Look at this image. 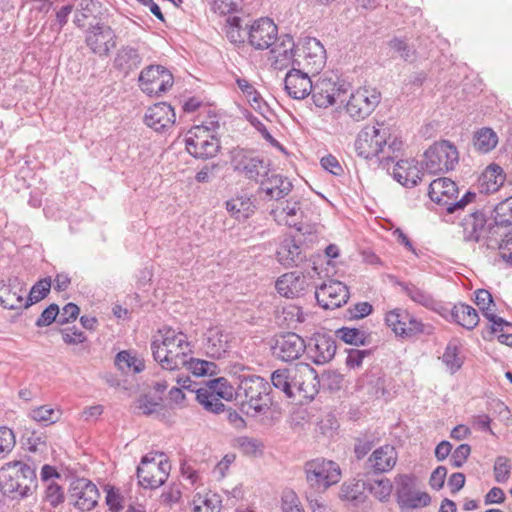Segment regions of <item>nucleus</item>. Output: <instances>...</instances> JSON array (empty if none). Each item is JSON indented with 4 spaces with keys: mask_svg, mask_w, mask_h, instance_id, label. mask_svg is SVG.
<instances>
[{
    "mask_svg": "<svg viewBox=\"0 0 512 512\" xmlns=\"http://www.w3.org/2000/svg\"><path fill=\"white\" fill-rule=\"evenodd\" d=\"M278 36L277 25L269 18L255 20L248 28V43L256 50L272 47Z\"/></svg>",
    "mask_w": 512,
    "mask_h": 512,
    "instance_id": "a211bd4d",
    "label": "nucleus"
},
{
    "mask_svg": "<svg viewBox=\"0 0 512 512\" xmlns=\"http://www.w3.org/2000/svg\"><path fill=\"white\" fill-rule=\"evenodd\" d=\"M506 175L497 164L489 165L480 177V186L486 193H494L504 184Z\"/></svg>",
    "mask_w": 512,
    "mask_h": 512,
    "instance_id": "e433bc0d",
    "label": "nucleus"
},
{
    "mask_svg": "<svg viewBox=\"0 0 512 512\" xmlns=\"http://www.w3.org/2000/svg\"><path fill=\"white\" fill-rule=\"evenodd\" d=\"M236 83L240 90L246 95L248 100L250 102H253L256 104V106L253 105L254 109L261 110V95L257 92V90L254 88L253 85H251L246 79L244 78H238L236 80Z\"/></svg>",
    "mask_w": 512,
    "mask_h": 512,
    "instance_id": "052dcab7",
    "label": "nucleus"
},
{
    "mask_svg": "<svg viewBox=\"0 0 512 512\" xmlns=\"http://www.w3.org/2000/svg\"><path fill=\"white\" fill-rule=\"evenodd\" d=\"M451 318L467 330H473L479 322L477 311L470 305L458 303L451 310Z\"/></svg>",
    "mask_w": 512,
    "mask_h": 512,
    "instance_id": "58836bf2",
    "label": "nucleus"
},
{
    "mask_svg": "<svg viewBox=\"0 0 512 512\" xmlns=\"http://www.w3.org/2000/svg\"><path fill=\"white\" fill-rule=\"evenodd\" d=\"M399 286L402 291L410 298L414 303L421 305L430 310H436L439 303L434 297L426 290L417 287L413 283L400 282Z\"/></svg>",
    "mask_w": 512,
    "mask_h": 512,
    "instance_id": "4c0bfd02",
    "label": "nucleus"
},
{
    "mask_svg": "<svg viewBox=\"0 0 512 512\" xmlns=\"http://www.w3.org/2000/svg\"><path fill=\"white\" fill-rule=\"evenodd\" d=\"M315 298L324 309H335L348 301L349 291L342 282L329 280L316 288Z\"/></svg>",
    "mask_w": 512,
    "mask_h": 512,
    "instance_id": "aec40b11",
    "label": "nucleus"
},
{
    "mask_svg": "<svg viewBox=\"0 0 512 512\" xmlns=\"http://www.w3.org/2000/svg\"><path fill=\"white\" fill-rule=\"evenodd\" d=\"M271 215L276 219L286 216V224L290 227H295L301 230L298 224H301L303 211L301 209V202L295 198H290L284 202H279L276 207L272 208Z\"/></svg>",
    "mask_w": 512,
    "mask_h": 512,
    "instance_id": "473e14b6",
    "label": "nucleus"
},
{
    "mask_svg": "<svg viewBox=\"0 0 512 512\" xmlns=\"http://www.w3.org/2000/svg\"><path fill=\"white\" fill-rule=\"evenodd\" d=\"M389 137V131L383 124L366 125L360 130L355 140L357 155L364 159L378 157L381 152H384Z\"/></svg>",
    "mask_w": 512,
    "mask_h": 512,
    "instance_id": "9b49d317",
    "label": "nucleus"
},
{
    "mask_svg": "<svg viewBox=\"0 0 512 512\" xmlns=\"http://www.w3.org/2000/svg\"><path fill=\"white\" fill-rule=\"evenodd\" d=\"M115 365L122 372L133 371L134 373H140L144 370L145 364L143 360L138 359L132 355L129 351H120L115 357Z\"/></svg>",
    "mask_w": 512,
    "mask_h": 512,
    "instance_id": "37998d69",
    "label": "nucleus"
},
{
    "mask_svg": "<svg viewBox=\"0 0 512 512\" xmlns=\"http://www.w3.org/2000/svg\"><path fill=\"white\" fill-rule=\"evenodd\" d=\"M283 512H304L300 500L294 491H287L282 496Z\"/></svg>",
    "mask_w": 512,
    "mask_h": 512,
    "instance_id": "69168bd1",
    "label": "nucleus"
},
{
    "mask_svg": "<svg viewBox=\"0 0 512 512\" xmlns=\"http://www.w3.org/2000/svg\"><path fill=\"white\" fill-rule=\"evenodd\" d=\"M511 460L506 456H498L495 459L493 473L497 483H505L511 475Z\"/></svg>",
    "mask_w": 512,
    "mask_h": 512,
    "instance_id": "3c124183",
    "label": "nucleus"
},
{
    "mask_svg": "<svg viewBox=\"0 0 512 512\" xmlns=\"http://www.w3.org/2000/svg\"><path fill=\"white\" fill-rule=\"evenodd\" d=\"M473 144L477 151L488 153L498 144V136L491 128H481L474 133Z\"/></svg>",
    "mask_w": 512,
    "mask_h": 512,
    "instance_id": "ea45409f",
    "label": "nucleus"
},
{
    "mask_svg": "<svg viewBox=\"0 0 512 512\" xmlns=\"http://www.w3.org/2000/svg\"><path fill=\"white\" fill-rule=\"evenodd\" d=\"M346 92L347 88L344 83L339 84L332 79L322 78L313 84L310 94L317 107L327 108L337 101L344 103L343 96Z\"/></svg>",
    "mask_w": 512,
    "mask_h": 512,
    "instance_id": "f3484780",
    "label": "nucleus"
},
{
    "mask_svg": "<svg viewBox=\"0 0 512 512\" xmlns=\"http://www.w3.org/2000/svg\"><path fill=\"white\" fill-rule=\"evenodd\" d=\"M369 491L380 501H386L390 497L392 484L389 479L382 478L366 484Z\"/></svg>",
    "mask_w": 512,
    "mask_h": 512,
    "instance_id": "6e6d98bb",
    "label": "nucleus"
},
{
    "mask_svg": "<svg viewBox=\"0 0 512 512\" xmlns=\"http://www.w3.org/2000/svg\"><path fill=\"white\" fill-rule=\"evenodd\" d=\"M142 62L139 49L130 45L121 46L114 58V67L125 74L137 69Z\"/></svg>",
    "mask_w": 512,
    "mask_h": 512,
    "instance_id": "f704fd0d",
    "label": "nucleus"
},
{
    "mask_svg": "<svg viewBox=\"0 0 512 512\" xmlns=\"http://www.w3.org/2000/svg\"><path fill=\"white\" fill-rule=\"evenodd\" d=\"M296 55V66L310 73H318L325 65L326 51L316 38H306Z\"/></svg>",
    "mask_w": 512,
    "mask_h": 512,
    "instance_id": "2eb2a0df",
    "label": "nucleus"
},
{
    "mask_svg": "<svg viewBox=\"0 0 512 512\" xmlns=\"http://www.w3.org/2000/svg\"><path fill=\"white\" fill-rule=\"evenodd\" d=\"M487 217L482 211H475L462 220L463 239L478 242L486 233Z\"/></svg>",
    "mask_w": 512,
    "mask_h": 512,
    "instance_id": "7c9ffc66",
    "label": "nucleus"
},
{
    "mask_svg": "<svg viewBox=\"0 0 512 512\" xmlns=\"http://www.w3.org/2000/svg\"><path fill=\"white\" fill-rule=\"evenodd\" d=\"M175 119L173 107L166 102H160L149 107L144 116L146 125L157 132L171 127L175 123Z\"/></svg>",
    "mask_w": 512,
    "mask_h": 512,
    "instance_id": "393cba45",
    "label": "nucleus"
},
{
    "mask_svg": "<svg viewBox=\"0 0 512 512\" xmlns=\"http://www.w3.org/2000/svg\"><path fill=\"white\" fill-rule=\"evenodd\" d=\"M475 304L482 311L483 316L486 318L487 312H493L495 304L491 293L486 289H478L475 291Z\"/></svg>",
    "mask_w": 512,
    "mask_h": 512,
    "instance_id": "bf43d9fd",
    "label": "nucleus"
},
{
    "mask_svg": "<svg viewBox=\"0 0 512 512\" xmlns=\"http://www.w3.org/2000/svg\"><path fill=\"white\" fill-rule=\"evenodd\" d=\"M347 352L346 365L349 368L355 369L362 365L364 358L371 355L372 350L349 349Z\"/></svg>",
    "mask_w": 512,
    "mask_h": 512,
    "instance_id": "774afa93",
    "label": "nucleus"
},
{
    "mask_svg": "<svg viewBox=\"0 0 512 512\" xmlns=\"http://www.w3.org/2000/svg\"><path fill=\"white\" fill-rule=\"evenodd\" d=\"M59 315V307L57 304H50L44 311L41 313L39 318L36 320L35 325L37 327H46L52 324L54 321L58 320L57 317Z\"/></svg>",
    "mask_w": 512,
    "mask_h": 512,
    "instance_id": "338daca9",
    "label": "nucleus"
},
{
    "mask_svg": "<svg viewBox=\"0 0 512 512\" xmlns=\"http://www.w3.org/2000/svg\"><path fill=\"white\" fill-rule=\"evenodd\" d=\"M428 195L430 199L445 208L446 212L453 214L463 211L465 207L474 202L476 193L467 191L459 197V188L449 178H438L429 184Z\"/></svg>",
    "mask_w": 512,
    "mask_h": 512,
    "instance_id": "423d86ee",
    "label": "nucleus"
},
{
    "mask_svg": "<svg viewBox=\"0 0 512 512\" xmlns=\"http://www.w3.org/2000/svg\"><path fill=\"white\" fill-rule=\"evenodd\" d=\"M416 481V476L410 474L396 477V500L401 509H416L430 504L428 493L415 491Z\"/></svg>",
    "mask_w": 512,
    "mask_h": 512,
    "instance_id": "f8f14e48",
    "label": "nucleus"
},
{
    "mask_svg": "<svg viewBox=\"0 0 512 512\" xmlns=\"http://www.w3.org/2000/svg\"><path fill=\"white\" fill-rule=\"evenodd\" d=\"M193 375L200 377L216 373L217 365L214 362L196 359L187 356L185 366Z\"/></svg>",
    "mask_w": 512,
    "mask_h": 512,
    "instance_id": "de8ad7c7",
    "label": "nucleus"
},
{
    "mask_svg": "<svg viewBox=\"0 0 512 512\" xmlns=\"http://www.w3.org/2000/svg\"><path fill=\"white\" fill-rule=\"evenodd\" d=\"M460 350V345L456 341H451L447 344L442 355V362L451 374L460 370L464 363L463 357L460 355Z\"/></svg>",
    "mask_w": 512,
    "mask_h": 512,
    "instance_id": "a19ab883",
    "label": "nucleus"
},
{
    "mask_svg": "<svg viewBox=\"0 0 512 512\" xmlns=\"http://www.w3.org/2000/svg\"><path fill=\"white\" fill-rule=\"evenodd\" d=\"M117 36L114 30L104 23H97L86 31L85 43L92 53L106 57L116 46Z\"/></svg>",
    "mask_w": 512,
    "mask_h": 512,
    "instance_id": "dca6fc26",
    "label": "nucleus"
},
{
    "mask_svg": "<svg viewBox=\"0 0 512 512\" xmlns=\"http://www.w3.org/2000/svg\"><path fill=\"white\" fill-rule=\"evenodd\" d=\"M421 175L414 160H400L393 168L394 179L408 188L416 186L421 181Z\"/></svg>",
    "mask_w": 512,
    "mask_h": 512,
    "instance_id": "72a5a7b5",
    "label": "nucleus"
},
{
    "mask_svg": "<svg viewBox=\"0 0 512 512\" xmlns=\"http://www.w3.org/2000/svg\"><path fill=\"white\" fill-rule=\"evenodd\" d=\"M173 82L171 72L161 65H150L139 75L140 87L149 96H160L172 87Z\"/></svg>",
    "mask_w": 512,
    "mask_h": 512,
    "instance_id": "4468645a",
    "label": "nucleus"
},
{
    "mask_svg": "<svg viewBox=\"0 0 512 512\" xmlns=\"http://www.w3.org/2000/svg\"><path fill=\"white\" fill-rule=\"evenodd\" d=\"M270 48V59L275 69L282 70L291 64L296 66L297 49H295V42L291 35L277 36L276 42Z\"/></svg>",
    "mask_w": 512,
    "mask_h": 512,
    "instance_id": "4be33fe9",
    "label": "nucleus"
},
{
    "mask_svg": "<svg viewBox=\"0 0 512 512\" xmlns=\"http://www.w3.org/2000/svg\"><path fill=\"white\" fill-rule=\"evenodd\" d=\"M232 165L235 171L244 173L250 180H258L261 170L264 169L263 160L243 149L236 150L232 156Z\"/></svg>",
    "mask_w": 512,
    "mask_h": 512,
    "instance_id": "bb28decb",
    "label": "nucleus"
},
{
    "mask_svg": "<svg viewBox=\"0 0 512 512\" xmlns=\"http://www.w3.org/2000/svg\"><path fill=\"white\" fill-rule=\"evenodd\" d=\"M366 483L360 485L357 483H344L341 486V495L344 499L352 502H360L362 500L363 489Z\"/></svg>",
    "mask_w": 512,
    "mask_h": 512,
    "instance_id": "13d9d810",
    "label": "nucleus"
},
{
    "mask_svg": "<svg viewBox=\"0 0 512 512\" xmlns=\"http://www.w3.org/2000/svg\"><path fill=\"white\" fill-rule=\"evenodd\" d=\"M16 443L13 431L7 427H0V457L12 451Z\"/></svg>",
    "mask_w": 512,
    "mask_h": 512,
    "instance_id": "e2e57ef3",
    "label": "nucleus"
},
{
    "mask_svg": "<svg viewBox=\"0 0 512 512\" xmlns=\"http://www.w3.org/2000/svg\"><path fill=\"white\" fill-rule=\"evenodd\" d=\"M381 101V93L373 87H360L353 92L347 103L346 111L356 121L368 117Z\"/></svg>",
    "mask_w": 512,
    "mask_h": 512,
    "instance_id": "ddd939ff",
    "label": "nucleus"
},
{
    "mask_svg": "<svg viewBox=\"0 0 512 512\" xmlns=\"http://www.w3.org/2000/svg\"><path fill=\"white\" fill-rule=\"evenodd\" d=\"M203 388L213 391L214 395L219 396L224 400H231L234 395V388L229 384L224 377L215 378L206 382Z\"/></svg>",
    "mask_w": 512,
    "mask_h": 512,
    "instance_id": "8fccbe9b",
    "label": "nucleus"
},
{
    "mask_svg": "<svg viewBox=\"0 0 512 512\" xmlns=\"http://www.w3.org/2000/svg\"><path fill=\"white\" fill-rule=\"evenodd\" d=\"M196 400L204 407L205 410L219 414L224 411L225 405L221 402V398L213 394L207 388H198L196 390Z\"/></svg>",
    "mask_w": 512,
    "mask_h": 512,
    "instance_id": "79ce46f5",
    "label": "nucleus"
},
{
    "mask_svg": "<svg viewBox=\"0 0 512 512\" xmlns=\"http://www.w3.org/2000/svg\"><path fill=\"white\" fill-rule=\"evenodd\" d=\"M425 169L430 174L445 173L458 164L459 154L455 145L447 140L436 142L424 153Z\"/></svg>",
    "mask_w": 512,
    "mask_h": 512,
    "instance_id": "9d476101",
    "label": "nucleus"
},
{
    "mask_svg": "<svg viewBox=\"0 0 512 512\" xmlns=\"http://www.w3.org/2000/svg\"><path fill=\"white\" fill-rule=\"evenodd\" d=\"M24 287L17 277L0 280V305L6 309L23 308Z\"/></svg>",
    "mask_w": 512,
    "mask_h": 512,
    "instance_id": "a878e982",
    "label": "nucleus"
},
{
    "mask_svg": "<svg viewBox=\"0 0 512 512\" xmlns=\"http://www.w3.org/2000/svg\"><path fill=\"white\" fill-rule=\"evenodd\" d=\"M137 408L145 415L157 413L162 409L161 399H154L150 396L144 395L138 400Z\"/></svg>",
    "mask_w": 512,
    "mask_h": 512,
    "instance_id": "0e129e2a",
    "label": "nucleus"
},
{
    "mask_svg": "<svg viewBox=\"0 0 512 512\" xmlns=\"http://www.w3.org/2000/svg\"><path fill=\"white\" fill-rule=\"evenodd\" d=\"M307 345L302 337L293 332L279 335L272 346L273 354L280 360H297L306 351Z\"/></svg>",
    "mask_w": 512,
    "mask_h": 512,
    "instance_id": "412c9836",
    "label": "nucleus"
},
{
    "mask_svg": "<svg viewBox=\"0 0 512 512\" xmlns=\"http://www.w3.org/2000/svg\"><path fill=\"white\" fill-rule=\"evenodd\" d=\"M182 492L180 490V484H170L160 495V503L167 507H172L178 503L181 499Z\"/></svg>",
    "mask_w": 512,
    "mask_h": 512,
    "instance_id": "680f3d73",
    "label": "nucleus"
},
{
    "mask_svg": "<svg viewBox=\"0 0 512 512\" xmlns=\"http://www.w3.org/2000/svg\"><path fill=\"white\" fill-rule=\"evenodd\" d=\"M309 358L317 365L330 362L336 353V342L334 338L327 334L317 333L307 345Z\"/></svg>",
    "mask_w": 512,
    "mask_h": 512,
    "instance_id": "5701e85b",
    "label": "nucleus"
},
{
    "mask_svg": "<svg viewBox=\"0 0 512 512\" xmlns=\"http://www.w3.org/2000/svg\"><path fill=\"white\" fill-rule=\"evenodd\" d=\"M388 46L398 53L399 57L404 61H412L415 59L416 51L414 47L409 45L404 39L395 37L388 42Z\"/></svg>",
    "mask_w": 512,
    "mask_h": 512,
    "instance_id": "864d4df0",
    "label": "nucleus"
},
{
    "mask_svg": "<svg viewBox=\"0 0 512 512\" xmlns=\"http://www.w3.org/2000/svg\"><path fill=\"white\" fill-rule=\"evenodd\" d=\"M276 256L279 263L285 267L298 266L305 259L301 247L294 239H285L280 244Z\"/></svg>",
    "mask_w": 512,
    "mask_h": 512,
    "instance_id": "c9c22d12",
    "label": "nucleus"
},
{
    "mask_svg": "<svg viewBox=\"0 0 512 512\" xmlns=\"http://www.w3.org/2000/svg\"><path fill=\"white\" fill-rule=\"evenodd\" d=\"M29 415L34 421L47 426L59 421L61 413L59 410H55L48 406H40L32 409Z\"/></svg>",
    "mask_w": 512,
    "mask_h": 512,
    "instance_id": "09e8293b",
    "label": "nucleus"
},
{
    "mask_svg": "<svg viewBox=\"0 0 512 512\" xmlns=\"http://www.w3.org/2000/svg\"><path fill=\"white\" fill-rule=\"evenodd\" d=\"M397 452L391 445H384L376 449L368 458L367 465L375 473L390 471L396 464Z\"/></svg>",
    "mask_w": 512,
    "mask_h": 512,
    "instance_id": "2f4dec72",
    "label": "nucleus"
},
{
    "mask_svg": "<svg viewBox=\"0 0 512 512\" xmlns=\"http://www.w3.org/2000/svg\"><path fill=\"white\" fill-rule=\"evenodd\" d=\"M52 281L50 277H46L37 281L30 289L27 299L24 301L23 308L27 309L33 304L44 299L50 292Z\"/></svg>",
    "mask_w": 512,
    "mask_h": 512,
    "instance_id": "a18cd8bd",
    "label": "nucleus"
},
{
    "mask_svg": "<svg viewBox=\"0 0 512 512\" xmlns=\"http://www.w3.org/2000/svg\"><path fill=\"white\" fill-rule=\"evenodd\" d=\"M229 215L239 222L246 221L256 211V198L252 194L240 193L226 201Z\"/></svg>",
    "mask_w": 512,
    "mask_h": 512,
    "instance_id": "cd10ccee",
    "label": "nucleus"
},
{
    "mask_svg": "<svg viewBox=\"0 0 512 512\" xmlns=\"http://www.w3.org/2000/svg\"><path fill=\"white\" fill-rule=\"evenodd\" d=\"M69 498L79 510L91 511L98 503L99 491L90 480L77 478L70 484Z\"/></svg>",
    "mask_w": 512,
    "mask_h": 512,
    "instance_id": "6ab92c4d",
    "label": "nucleus"
},
{
    "mask_svg": "<svg viewBox=\"0 0 512 512\" xmlns=\"http://www.w3.org/2000/svg\"><path fill=\"white\" fill-rule=\"evenodd\" d=\"M308 287L306 277L298 272H290L282 275L276 281L278 293L287 298L299 297Z\"/></svg>",
    "mask_w": 512,
    "mask_h": 512,
    "instance_id": "c85d7f7f",
    "label": "nucleus"
},
{
    "mask_svg": "<svg viewBox=\"0 0 512 512\" xmlns=\"http://www.w3.org/2000/svg\"><path fill=\"white\" fill-rule=\"evenodd\" d=\"M336 336L347 344L360 346L369 343V334L358 328L342 327L336 331Z\"/></svg>",
    "mask_w": 512,
    "mask_h": 512,
    "instance_id": "49530a36",
    "label": "nucleus"
},
{
    "mask_svg": "<svg viewBox=\"0 0 512 512\" xmlns=\"http://www.w3.org/2000/svg\"><path fill=\"white\" fill-rule=\"evenodd\" d=\"M105 502L111 512H120L124 508V497L119 489L106 486Z\"/></svg>",
    "mask_w": 512,
    "mask_h": 512,
    "instance_id": "4d7b16f0",
    "label": "nucleus"
},
{
    "mask_svg": "<svg viewBox=\"0 0 512 512\" xmlns=\"http://www.w3.org/2000/svg\"><path fill=\"white\" fill-rule=\"evenodd\" d=\"M219 127L218 121L193 126L185 134L187 152L198 159H209L217 155L220 150V140L216 135Z\"/></svg>",
    "mask_w": 512,
    "mask_h": 512,
    "instance_id": "39448f33",
    "label": "nucleus"
},
{
    "mask_svg": "<svg viewBox=\"0 0 512 512\" xmlns=\"http://www.w3.org/2000/svg\"><path fill=\"white\" fill-rule=\"evenodd\" d=\"M36 472L22 461H11L0 468V492L11 499H23L36 488Z\"/></svg>",
    "mask_w": 512,
    "mask_h": 512,
    "instance_id": "7ed1b4c3",
    "label": "nucleus"
},
{
    "mask_svg": "<svg viewBox=\"0 0 512 512\" xmlns=\"http://www.w3.org/2000/svg\"><path fill=\"white\" fill-rule=\"evenodd\" d=\"M273 387L287 398L297 395L305 399H313L318 392V376L309 364H298L291 368L277 369L271 374Z\"/></svg>",
    "mask_w": 512,
    "mask_h": 512,
    "instance_id": "f03ea898",
    "label": "nucleus"
},
{
    "mask_svg": "<svg viewBox=\"0 0 512 512\" xmlns=\"http://www.w3.org/2000/svg\"><path fill=\"white\" fill-rule=\"evenodd\" d=\"M97 9V2L93 0H79L76 6V14L74 17V23L78 27L84 26V21L88 17L92 16Z\"/></svg>",
    "mask_w": 512,
    "mask_h": 512,
    "instance_id": "603ef678",
    "label": "nucleus"
},
{
    "mask_svg": "<svg viewBox=\"0 0 512 512\" xmlns=\"http://www.w3.org/2000/svg\"><path fill=\"white\" fill-rule=\"evenodd\" d=\"M153 358L163 369L177 370L185 366L192 353L187 335L171 327H163L151 342Z\"/></svg>",
    "mask_w": 512,
    "mask_h": 512,
    "instance_id": "f257e3e1",
    "label": "nucleus"
},
{
    "mask_svg": "<svg viewBox=\"0 0 512 512\" xmlns=\"http://www.w3.org/2000/svg\"><path fill=\"white\" fill-rule=\"evenodd\" d=\"M237 396H244L241 410L251 416L265 414L273 402L270 396V385L260 376L243 378L238 386Z\"/></svg>",
    "mask_w": 512,
    "mask_h": 512,
    "instance_id": "20e7f679",
    "label": "nucleus"
},
{
    "mask_svg": "<svg viewBox=\"0 0 512 512\" xmlns=\"http://www.w3.org/2000/svg\"><path fill=\"white\" fill-rule=\"evenodd\" d=\"M243 20L238 16H232L227 19L226 36L231 43L243 44L247 37L248 26H242Z\"/></svg>",
    "mask_w": 512,
    "mask_h": 512,
    "instance_id": "c03bdc74",
    "label": "nucleus"
},
{
    "mask_svg": "<svg viewBox=\"0 0 512 512\" xmlns=\"http://www.w3.org/2000/svg\"><path fill=\"white\" fill-rule=\"evenodd\" d=\"M495 219L497 224H512V196L498 203L494 208Z\"/></svg>",
    "mask_w": 512,
    "mask_h": 512,
    "instance_id": "5fc2aeb1",
    "label": "nucleus"
},
{
    "mask_svg": "<svg viewBox=\"0 0 512 512\" xmlns=\"http://www.w3.org/2000/svg\"><path fill=\"white\" fill-rule=\"evenodd\" d=\"M306 481L316 492H325L341 480L339 465L325 458L310 460L304 465Z\"/></svg>",
    "mask_w": 512,
    "mask_h": 512,
    "instance_id": "6e6552de",
    "label": "nucleus"
},
{
    "mask_svg": "<svg viewBox=\"0 0 512 512\" xmlns=\"http://www.w3.org/2000/svg\"><path fill=\"white\" fill-rule=\"evenodd\" d=\"M163 453H148L137 467L138 484L144 489H157L168 479L171 464L163 458Z\"/></svg>",
    "mask_w": 512,
    "mask_h": 512,
    "instance_id": "0eeeda50",
    "label": "nucleus"
},
{
    "mask_svg": "<svg viewBox=\"0 0 512 512\" xmlns=\"http://www.w3.org/2000/svg\"><path fill=\"white\" fill-rule=\"evenodd\" d=\"M385 321L396 336L413 338L420 335L433 334L434 328L430 324H424L420 319L412 315L408 310L395 308L386 313Z\"/></svg>",
    "mask_w": 512,
    "mask_h": 512,
    "instance_id": "1a4fd4ad",
    "label": "nucleus"
},
{
    "mask_svg": "<svg viewBox=\"0 0 512 512\" xmlns=\"http://www.w3.org/2000/svg\"><path fill=\"white\" fill-rule=\"evenodd\" d=\"M308 71L303 72L301 68H292L285 76L284 86L290 97L302 100L310 95L313 83L308 76Z\"/></svg>",
    "mask_w": 512,
    "mask_h": 512,
    "instance_id": "b1692460",
    "label": "nucleus"
},
{
    "mask_svg": "<svg viewBox=\"0 0 512 512\" xmlns=\"http://www.w3.org/2000/svg\"><path fill=\"white\" fill-rule=\"evenodd\" d=\"M229 347V334L219 327H212L205 333L203 348L206 354L215 359L222 358Z\"/></svg>",
    "mask_w": 512,
    "mask_h": 512,
    "instance_id": "c756f323",
    "label": "nucleus"
}]
</instances>
